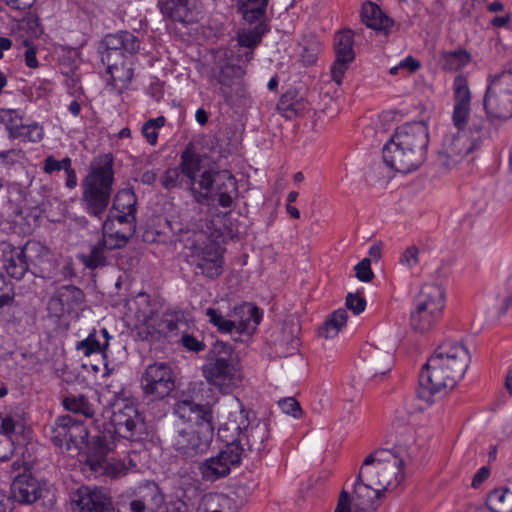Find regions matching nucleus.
<instances>
[{
    "label": "nucleus",
    "mask_w": 512,
    "mask_h": 512,
    "mask_svg": "<svg viewBox=\"0 0 512 512\" xmlns=\"http://www.w3.org/2000/svg\"><path fill=\"white\" fill-rule=\"evenodd\" d=\"M307 109V102L295 89H289L280 98L277 110L287 119L300 116Z\"/></svg>",
    "instance_id": "nucleus-34"
},
{
    "label": "nucleus",
    "mask_w": 512,
    "mask_h": 512,
    "mask_svg": "<svg viewBox=\"0 0 512 512\" xmlns=\"http://www.w3.org/2000/svg\"><path fill=\"white\" fill-rule=\"evenodd\" d=\"M346 307L355 315H359L366 308V300L357 293H349L346 296Z\"/></svg>",
    "instance_id": "nucleus-61"
},
{
    "label": "nucleus",
    "mask_w": 512,
    "mask_h": 512,
    "mask_svg": "<svg viewBox=\"0 0 512 512\" xmlns=\"http://www.w3.org/2000/svg\"><path fill=\"white\" fill-rule=\"evenodd\" d=\"M401 445L394 450L377 449L369 454L358 474L383 493L390 486H397L404 478L405 459L400 451Z\"/></svg>",
    "instance_id": "nucleus-4"
},
{
    "label": "nucleus",
    "mask_w": 512,
    "mask_h": 512,
    "mask_svg": "<svg viewBox=\"0 0 512 512\" xmlns=\"http://www.w3.org/2000/svg\"><path fill=\"white\" fill-rule=\"evenodd\" d=\"M114 182L113 159L104 154L96 158L84 178L81 202L85 211L99 219L106 212Z\"/></svg>",
    "instance_id": "nucleus-3"
},
{
    "label": "nucleus",
    "mask_w": 512,
    "mask_h": 512,
    "mask_svg": "<svg viewBox=\"0 0 512 512\" xmlns=\"http://www.w3.org/2000/svg\"><path fill=\"white\" fill-rule=\"evenodd\" d=\"M492 512H512V492L508 489H495L487 498Z\"/></svg>",
    "instance_id": "nucleus-46"
},
{
    "label": "nucleus",
    "mask_w": 512,
    "mask_h": 512,
    "mask_svg": "<svg viewBox=\"0 0 512 512\" xmlns=\"http://www.w3.org/2000/svg\"><path fill=\"white\" fill-rule=\"evenodd\" d=\"M99 468L93 469L91 474L95 477L106 476L115 479L125 474L127 468L124 462L120 460H109L108 458L100 463Z\"/></svg>",
    "instance_id": "nucleus-48"
},
{
    "label": "nucleus",
    "mask_w": 512,
    "mask_h": 512,
    "mask_svg": "<svg viewBox=\"0 0 512 512\" xmlns=\"http://www.w3.org/2000/svg\"><path fill=\"white\" fill-rule=\"evenodd\" d=\"M204 378L211 384L220 388L223 393L230 392L237 387L242 376L229 358L216 357L202 368Z\"/></svg>",
    "instance_id": "nucleus-15"
},
{
    "label": "nucleus",
    "mask_w": 512,
    "mask_h": 512,
    "mask_svg": "<svg viewBox=\"0 0 512 512\" xmlns=\"http://www.w3.org/2000/svg\"><path fill=\"white\" fill-rule=\"evenodd\" d=\"M253 28H245L238 33V43L240 46L248 48L244 56L247 62L253 57V49L261 42L262 36L268 31L264 19L258 20Z\"/></svg>",
    "instance_id": "nucleus-37"
},
{
    "label": "nucleus",
    "mask_w": 512,
    "mask_h": 512,
    "mask_svg": "<svg viewBox=\"0 0 512 512\" xmlns=\"http://www.w3.org/2000/svg\"><path fill=\"white\" fill-rule=\"evenodd\" d=\"M0 418V432L11 440L12 435L16 432V427L20 426V423L10 414L0 415Z\"/></svg>",
    "instance_id": "nucleus-64"
},
{
    "label": "nucleus",
    "mask_w": 512,
    "mask_h": 512,
    "mask_svg": "<svg viewBox=\"0 0 512 512\" xmlns=\"http://www.w3.org/2000/svg\"><path fill=\"white\" fill-rule=\"evenodd\" d=\"M470 115V106L454 105L452 121L458 131H466L465 127L468 123Z\"/></svg>",
    "instance_id": "nucleus-58"
},
{
    "label": "nucleus",
    "mask_w": 512,
    "mask_h": 512,
    "mask_svg": "<svg viewBox=\"0 0 512 512\" xmlns=\"http://www.w3.org/2000/svg\"><path fill=\"white\" fill-rule=\"evenodd\" d=\"M245 74V69L240 65L227 63L221 66L218 72L213 73L211 82L219 86V92L226 102H229L233 95L238 92L240 79Z\"/></svg>",
    "instance_id": "nucleus-24"
},
{
    "label": "nucleus",
    "mask_w": 512,
    "mask_h": 512,
    "mask_svg": "<svg viewBox=\"0 0 512 512\" xmlns=\"http://www.w3.org/2000/svg\"><path fill=\"white\" fill-rule=\"evenodd\" d=\"M139 497L148 508V512H157L164 503V496L154 482L147 483L140 488Z\"/></svg>",
    "instance_id": "nucleus-43"
},
{
    "label": "nucleus",
    "mask_w": 512,
    "mask_h": 512,
    "mask_svg": "<svg viewBox=\"0 0 512 512\" xmlns=\"http://www.w3.org/2000/svg\"><path fill=\"white\" fill-rule=\"evenodd\" d=\"M278 405L284 413L292 415L294 418H299L302 415V409L293 397L281 399Z\"/></svg>",
    "instance_id": "nucleus-62"
},
{
    "label": "nucleus",
    "mask_w": 512,
    "mask_h": 512,
    "mask_svg": "<svg viewBox=\"0 0 512 512\" xmlns=\"http://www.w3.org/2000/svg\"><path fill=\"white\" fill-rule=\"evenodd\" d=\"M196 0H159L158 5L164 17L175 22H184L196 8Z\"/></svg>",
    "instance_id": "nucleus-32"
},
{
    "label": "nucleus",
    "mask_w": 512,
    "mask_h": 512,
    "mask_svg": "<svg viewBox=\"0 0 512 512\" xmlns=\"http://www.w3.org/2000/svg\"><path fill=\"white\" fill-rule=\"evenodd\" d=\"M299 327L294 323L285 322L280 333L275 338L276 353L280 357L293 355L298 350L300 340L298 338Z\"/></svg>",
    "instance_id": "nucleus-28"
},
{
    "label": "nucleus",
    "mask_w": 512,
    "mask_h": 512,
    "mask_svg": "<svg viewBox=\"0 0 512 512\" xmlns=\"http://www.w3.org/2000/svg\"><path fill=\"white\" fill-rule=\"evenodd\" d=\"M109 250L100 240L89 245L88 252L78 255V260L90 270L101 269L110 264Z\"/></svg>",
    "instance_id": "nucleus-35"
},
{
    "label": "nucleus",
    "mask_w": 512,
    "mask_h": 512,
    "mask_svg": "<svg viewBox=\"0 0 512 512\" xmlns=\"http://www.w3.org/2000/svg\"><path fill=\"white\" fill-rule=\"evenodd\" d=\"M63 406L66 410L76 414H81L86 418H92L95 414L94 406L89 402L85 395H71L63 400Z\"/></svg>",
    "instance_id": "nucleus-47"
},
{
    "label": "nucleus",
    "mask_w": 512,
    "mask_h": 512,
    "mask_svg": "<svg viewBox=\"0 0 512 512\" xmlns=\"http://www.w3.org/2000/svg\"><path fill=\"white\" fill-rule=\"evenodd\" d=\"M85 302L84 292L74 285L61 286L49 299L47 309L49 314L61 318L80 309Z\"/></svg>",
    "instance_id": "nucleus-18"
},
{
    "label": "nucleus",
    "mask_w": 512,
    "mask_h": 512,
    "mask_svg": "<svg viewBox=\"0 0 512 512\" xmlns=\"http://www.w3.org/2000/svg\"><path fill=\"white\" fill-rule=\"evenodd\" d=\"M419 248L415 245L407 247L400 256L399 262L402 266L413 269L419 264Z\"/></svg>",
    "instance_id": "nucleus-59"
},
{
    "label": "nucleus",
    "mask_w": 512,
    "mask_h": 512,
    "mask_svg": "<svg viewBox=\"0 0 512 512\" xmlns=\"http://www.w3.org/2000/svg\"><path fill=\"white\" fill-rule=\"evenodd\" d=\"M104 50L101 52L102 62L118 60L125 57V52L136 54L140 49L139 39L128 31L106 35L101 42Z\"/></svg>",
    "instance_id": "nucleus-19"
},
{
    "label": "nucleus",
    "mask_w": 512,
    "mask_h": 512,
    "mask_svg": "<svg viewBox=\"0 0 512 512\" xmlns=\"http://www.w3.org/2000/svg\"><path fill=\"white\" fill-rule=\"evenodd\" d=\"M134 234L131 225L114 231L113 225H110V220H105L102 224V234L99 240L111 252L125 247Z\"/></svg>",
    "instance_id": "nucleus-30"
},
{
    "label": "nucleus",
    "mask_w": 512,
    "mask_h": 512,
    "mask_svg": "<svg viewBox=\"0 0 512 512\" xmlns=\"http://www.w3.org/2000/svg\"><path fill=\"white\" fill-rule=\"evenodd\" d=\"M179 343L188 351L199 353L205 350L206 345L202 339L182 331Z\"/></svg>",
    "instance_id": "nucleus-56"
},
{
    "label": "nucleus",
    "mask_w": 512,
    "mask_h": 512,
    "mask_svg": "<svg viewBox=\"0 0 512 512\" xmlns=\"http://www.w3.org/2000/svg\"><path fill=\"white\" fill-rule=\"evenodd\" d=\"M43 136V129L38 124H22L11 138L22 139L23 141L29 142H39L42 140Z\"/></svg>",
    "instance_id": "nucleus-53"
},
{
    "label": "nucleus",
    "mask_w": 512,
    "mask_h": 512,
    "mask_svg": "<svg viewBox=\"0 0 512 512\" xmlns=\"http://www.w3.org/2000/svg\"><path fill=\"white\" fill-rule=\"evenodd\" d=\"M484 109L491 120L506 121L512 117V72L494 76L484 97Z\"/></svg>",
    "instance_id": "nucleus-8"
},
{
    "label": "nucleus",
    "mask_w": 512,
    "mask_h": 512,
    "mask_svg": "<svg viewBox=\"0 0 512 512\" xmlns=\"http://www.w3.org/2000/svg\"><path fill=\"white\" fill-rule=\"evenodd\" d=\"M235 314L241 316L239 323H236L237 333L247 332L250 334V331L255 330L261 320L258 307L250 303L236 307Z\"/></svg>",
    "instance_id": "nucleus-39"
},
{
    "label": "nucleus",
    "mask_w": 512,
    "mask_h": 512,
    "mask_svg": "<svg viewBox=\"0 0 512 512\" xmlns=\"http://www.w3.org/2000/svg\"><path fill=\"white\" fill-rule=\"evenodd\" d=\"M241 453V449L238 447L225 445L217 456L207 459L202 464L200 469L203 478L207 481H215L220 477L226 476L232 466H237L241 463Z\"/></svg>",
    "instance_id": "nucleus-17"
},
{
    "label": "nucleus",
    "mask_w": 512,
    "mask_h": 512,
    "mask_svg": "<svg viewBox=\"0 0 512 512\" xmlns=\"http://www.w3.org/2000/svg\"><path fill=\"white\" fill-rule=\"evenodd\" d=\"M108 347V342L105 341L104 345L96 339L95 331L90 333L88 337L82 341L77 342L76 350L82 352L85 356H90L94 353H101Z\"/></svg>",
    "instance_id": "nucleus-51"
},
{
    "label": "nucleus",
    "mask_w": 512,
    "mask_h": 512,
    "mask_svg": "<svg viewBox=\"0 0 512 512\" xmlns=\"http://www.w3.org/2000/svg\"><path fill=\"white\" fill-rule=\"evenodd\" d=\"M182 326H185L184 314L180 311H166L160 315L150 312L143 316L137 334L142 340L157 341L177 335Z\"/></svg>",
    "instance_id": "nucleus-9"
},
{
    "label": "nucleus",
    "mask_w": 512,
    "mask_h": 512,
    "mask_svg": "<svg viewBox=\"0 0 512 512\" xmlns=\"http://www.w3.org/2000/svg\"><path fill=\"white\" fill-rule=\"evenodd\" d=\"M110 423L115 433L127 440H140L146 432L144 419L133 403L122 401L114 404Z\"/></svg>",
    "instance_id": "nucleus-11"
},
{
    "label": "nucleus",
    "mask_w": 512,
    "mask_h": 512,
    "mask_svg": "<svg viewBox=\"0 0 512 512\" xmlns=\"http://www.w3.org/2000/svg\"><path fill=\"white\" fill-rule=\"evenodd\" d=\"M193 429L191 426L177 429L173 434V446L175 449L186 456H192L199 451H202L209 442L212 435L203 433Z\"/></svg>",
    "instance_id": "nucleus-25"
},
{
    "label": "nucleus",
    "mask_w": 512,
    "mask_h": 512,
    "mask_svg": "<svg viewBox=\"0 0 512 512\" xmlns=\"http://www.w3.org/2000/svg\"><path fill=\"white\" fill-rule=\"evenodd\" d=\"M174 414L187 423L200 428L202 433L212 435V409L208 404H198L192 400H180L175 404Z\"/></svg>",
    "instance_id": "nucleus-20"
},
{
    "label": "nucleus",
    "mask_w": 512,
    "mask_h": 512,
    "mask_svg": "<svg viewBox=\"0 0 512 512\" xmlns=\"http://www.w3.org/2000/svg\"><path fill=\"white\" fill-rule=\"evenodd\" d=\"M352 488V494L346 488L340 491L334 512H376L378 510L380 499L384 496L382 491L367 483L359 474Z\"/></svg>",
    "instance_id": "nucleus-7"
},
{
    "label": "nucleus",
    "mask_w": 512,
    "mask_h": 512,
    "mask_svg": "<svg viewBox=\"0 0 512 512\" xmlns=\"http://www.w3.org/2000/svg\"><path fill=\"white\" fill-rule=\"evenodd\" d=\"M353 38L354 34L350 29H344L335 35L334 50L336 57L354 60Z\"/></svg>",
    "instance_id": "nucleus-45"
},
{
    "label": "nucleus",
    "mask_w": 512,
    "mask_h": 512,
    "mask_svg": "<svg viewBox=\"0 0 512 512\" xmlns=\"http://www.w3.org/2000/svg\"><path fill=\"white\" fill-rule=\"evenodd\" d=\"M73 512H113L110 495L104 488L82 485L70 494Z\"/></svg>",
    "instance_id": "nucleus-13"
},
{
    "label": "nucleus",
    "mask_w": 512,
    "mask_h": 512,
    "mask_svg": "<svg viewBox=\"0 0 512 512\" xmlns=\"http://www.w3.org/2000/svg\"><path fill=\"white\" fill-rule=\"evenodd\" d=\"M373 358L374 367L372 369V372L374 376H377L378 374L385 375L388 371H390L392 365L391 351H385V353L380 356V359H377L378 352L375 351V353L373 354Z\"/></svg>",
    "instance_id": "nucleus-55"
},
{
    "label": "nucleus",
    "mask_w": 512,
    "mask_h": 512,
    "mask_svg": "<svg viewBox=\"0 0 512 512\" xmlns=\"http://www.w3.org/2000/svg\"><path fill=\"white\" fill-rule=\"evenodd\" d=\"M498 297L501 299L499 314L504 315L512 303V275L501 283L498 288Z\"/></svg>",
    "instance_id": "nucleus-54"
},
{
    "label": "nucleus",
    "mask_w": 512,
    "mask_h": 512,
    "mask_svg": "<svg viewBox=\"0 0 512 512\" xmlns=\"http://www.w3.org/2000/svg\"><path fill=\"white\" fill-rule=\"evenodd\" d=\"M181 172L178 167L168 168L160 177L161 186L165 190H172L180 186Z\"/></svg>",
    "instance_id": "nucleus-57"
},
{
    "label": "nucleus",
    "mask_w": 512,
    "mask_h": 512,
    "mask_svg": "<svg viewBox=\"0 0 512 512\" xmlns=\"http://www.w3.org/2000/svg\"><path fill=\"white\" fill-rule=\"evenodd\" d=\"M213 190L218 196L219 205L228 208L232 205L233 197L237 194L235 177L227 170L216 171Z\"/></svg>",
    "instance_id": "nucleus-29"
},
{
    "label": "nucleus",
    "mask_w": 512,
    "mask_h": 512,
    "mask_svg": "<svg viewBox=\"0 0 512 512\" xmlns=\"http://www.w3.org/2000/svg\"><path fill=\"white\" fill-rule=\"evenodd\" d=\"M141 389L151 400L168 397L175 388V374L165 362H155L146 367L140 380Z\"/></svg>",
    "instance_id": "nucleus-10"
},
{
    "label": "nucleus",
    "mask_w": 512,
    "mask_h": 512,
    "mask_svg": "<svg viewBox=\"0 0 512 512\" xmlns=\"http://www.w3.org/2000/svg\"><path fill=\"white\" fill-rule=\"evenodd\" d=\"M454 105L470 106L471 93L468 87V81L465 76L457 75L453 83Z\"/></svg>",
    "instance_id": "nucleus-49"
},
{
    "label": "nucleus",
    "mask_w": 512,
    "mask_h": 512,
    "mask_svg": "<svg viewBox=\"0 0 512 512\" xmlns=\"http://www.w3.org/2000/svg\"><path fill=\"white\" fill-rule=\"evenodd\" d=\"M204 512H237L232 498L225 494L209 493L202 498Z\"/></svg>",
    "instance_id": "nucleus-41"
},
{
    "label": "nucleus",
    "mask_w": 512,
    "mask_h": 512,
    "mask_svg": "<svg viewBox=\"0 0 512 512\" xmlns=\"http://www.w3.org/2000/svg\"><path fill=\"white\" fill-rule=\"evenodd\" d=\"M428 127L423 122L406 123L396 129L382 149L383 162L403 174L417 170L426 160Z\"/></svg>",
    "instance_id": "nucleus-2"
},
{
    "label": "nucleus",
    "mask_w": 512,
    "mask_h": 512,
    "mask_svg": "<svg viewBox=\"0 0 512 512\" xmlns=\"http://www.w3.org/2000/svg\"><path fill=\"white\" fill-rule=\"evenodd\" d=\"M24 246L12 247L7 246L3 250L4 268L6 272L15 279H22L26 272H28V263L24 258Z\"/></svg>",
    "instance_id": "nucleus-31"
},
{
    "label": "nucleus",
    "mask_w": 512,
    "mask_h": 512,
    "mask_svg": "<svg viewBox=\"0 0 512 512\" xmlns=\"http://www.w3.org/2000/svg\"><path fill=\"white\" fill-rule=\"evenodd\" d=\"M477 147V139L471 140L467 131L446 136L438 152L437 161L445 169H452Z\"/></svg>",
    "instance_id": "nucleus-14"
},
{
    "label": "nucleus",
    "mask_w": 512,
    "mask_h": 512,
    "mask_svg": "<svg viewBox=\"0 0 512 512\" xmlns=\"http://www.w3.org/2000/svg\"><path fill=\"white\" fill-rule=\"evenodd\" d=\"M348 314L341 308L331 313L318 329V336L324 339H332L338 335L346 325Z\"/></svg>",
    "instance_id": "nucleus-40"
},
{
    "label": "nucleus",
    "mask_w": 512,
    "mask_h": 512,
    "mask_svg": "<svg viewBox=\"0 0 512 512\" xmlns=\"http://www.w3.org/2000/svg\"><path fill=\"white\" fill-rule=\"evenodd\" d=\"M24 258L28 270L36 277L51 279L55 276L57 262L50 251L37 241H28L24 245Z\"/></svg>",
    "instance_id": "nucleus-16"
},
{
    "label": "nucleus",
    "mask_w": 512,
    "mask_h": 512,
    "mask_svg": "<svg viewBox=\"0 0 512 512\" xmlns=\"http://www.w3.org/2000/svg\"><path fill=\"white\" fill-rule=\"evenodd\" d=\"M136 198L134 193L123 190L119 192L114 201L113 206L109 210L106 220H110V225L117 221L123 227H133V232L136 231Z\"/></svg>",
    "instance_id": "nucleus-23"
},
{
    "label": "nucleus",
    "mask_w": 512,
    "mask_h": 512,
    "mask_svg": "<svg viewBox=\"0 0 512 512\" xmlns=\"http://www.w3.org/2000/svg\"><path fill=\"white\" fill-rule=\"evenodd\" d=\"M0 121L5 125L10 138L23 124L21 115L14 109H1Z\"/></svg>",
    "instance_id": "nucleus-52"
},
{
    "label": "nucleus",
    "mask_w": 512,
    "mask_h": 512,
    "mask_svg": "<svg viewBox=\"0 0 512 512\" xmlns=\"http://www.w3.org/2000/svg\"><path fill=\"white\" fill-rule=\"evenodd\" d=\"M351 62H353L352 59H343L336 57L331 67V77L337 85H340L342 83L343 76Z\"/></svg>",
    "instance_id": "nucleus-60"
},
{
    "label": "nucleus",
    "mask_w": 512,
    "mask_h": 512,
    "mask_svg": "<svg viewBox=\"0 0 512 512\" xmlns=\"http://www.w3.org/2000/svg\"><path fill=\"white\" fill-rule=\"evenodd\" d=\"M181 161L179 170L181 174L185 175L189 179V186L194 191V185L196 183V175L200 171V155L197 154L192 144H188L184 151L181 153Z\"/></svg>",
    "instance_id": "nucleus-38"
},
{
    "label": "nucleus",
    "mask_w": 512,
    "mask_h": 512,
    "mask_svg": "<svg viewBox=\"0 0 512 512\" xmlns=\"http://www.w3.org/2000/svg\"><path fill=\"white\" fill-rule=\"evenodd\" d=\"M415 309L410 314V324L415 332L431 331L440 320L445 308V290L437 283L424 284L414 299Z\"/></svg>",
    "instance_id": "nucleus-6"
},
{
    "label": "nucleus",
    "mask_w": 512,
    "mask_h": 512,
    "mask_svg": "<svg viewBox=\"0 0 512 512\" xmlns=\"http://www.w3.org/2000/svg\"><path fill=\"white\" fill-rule=\"evenodd\" d=\"M470 361V353L463 344H440L419 375L418 396L431 403L433 396L446 394L463 378Z\"/></svg>",
    "instance_id": "nucleus-1"
},
{
    "label": "nucleus",
    "mask_w": 512,
    "mask_h": 512,
    "mask_svg": "<svg viewBox=\"0 0 512 512\" xmlns=\"http://www.w3.org/2000/svg\"><path fill=\"white\" fill-rule=\"evenodd\" d=\"M471 61L470 53L465 49L446 51L441 55V67L447 71H457Z\"/></svg>",
    "instance_id": "nucleus-44"
},
{
    "label": "nucleus",
    "mask_w": 512,
    "mask_h": 512,
    "mask_svg": "<svg viewBox=\"0 0 512 512\" xmlns=\"http://www.w3.org/2000/svg\"><path fill=\"white\" fill-rule=\"evenodd\" d=\"M354 269L356 272V277L362 282H370L374 277V274L371 270V262L368 258H364L362 261L356 264Z\"/></svg>",
    "instance_id": "nucleus-63"
},
{
    "label": "nucleus",
    "mask_w": 512,
    "mask_h": 512,
    "mask_svg": "<svg viewBox=\"0 0 512 512\" xmlns=\"http://www.w3.org/2000/svg\"><path fill=\"white\" fill-rule=\"evenodd\" d=\"M85 443L87 445L85 465L91 472L95 467L99 468L100 463L107 459L108 453L111 451V443L103 434L95 435Z\"/></svg>",
    "instance_id": "nucleus-27"
},
{
    "label": "nucleus",
    "mask_w": 512,
    "mask_h": 512,
    "mask_svg": "<svg viewBox=\"0 0 512 512\" xmlns=\"http://www.w3.org/2000/svg\"><path fill=\"white\" fill-rule=\"evenodd\" d=\"M250 425L249 411L242 405H237L229 412L227 420L218 429L219 438L226 446H237L241 443L240 437Z\"/></svg>",
    "instance_id": "nucleus-22"
},
{
    "label": "nucleus",
    "mask_w": 512,
    "mask_h": 512,
    "mask_svg": "<svg viewBox=\"0 0 512 512\" xmlns=\"http://www.w3.org/2000/svg\"><path fill=\"white\" fill-rule=\"evenodd\" d=\"M188 263L194 267L195 275L216 279L223 272L224 258L220 245L203 231L194 232L186 240Z\"/></svg>",
    "instance_id": "nucleus-5"
},
{
    "label": "nucleus",
    "mask_w": 512,
    "mask_h": 512,
    "mask_svg": "<svg viewBox=\"0 0 512 512\" xmlns=\"http://www.w3.org/2000/svg\"><path fill=\"white\" fill-rule=\"evenodd\" d=\"M268 437L269 426L266 421L259 420L254 425H249L240 437L241 443L237 444L242 452L240 457L242 459H260Z\"/></svg>",
    "instance_id": "nucleus-21"
},
{
    "label": "nucleus",
    "mask_w": 512,
    "mask_h": 512,
    "mask_svg": "<svg viewBox=\"0 0 512 512\" xmlns=\"http://www.w3.org/2000/svg\"><path fill=\"white\" fill-rule=\"evenodd\" d=\"M11 490L13 497L23 504H32L43 497L44 492H47L45 486L31 474L27 473L18 475L14 479Z\"/></svg>",
    "instance_id": "nucleus-26"
},
{
    "label": "nucleus",
    "mask_w": 512,
    "mask_h": 512,
    "mask_svg": "<svg viewBox=\"0 0 512 512\" xmlns=\"http://www.w3.org/2000/svg\"><path fill=\"white\" fill-rule=\"evenodd\" d=\"M362 22L369 28L376 31H384L393 25L392 19L386 16L382 10L373 2H366L361 10Z\"/></svg>",
    "instance_id": "nucleus-36"
},
{
    "label": "nucleus",
    "mask_w": 512,
    "mask_h": 512,
    "mask_svg": "<svg viewBox=\"0 0 512 512\" xmlns=\"http://www.w3.org/2000/svg\"><path fill=\"white\" fill-rule=\"evenodd\" d=\"M269 0H238L239 11L249 24L264 19Z\"/></svg>",
    "instance_id": "nucleus-42"
},
{
    "label": "nucleus",
    "mask_w": 512,
    "mask_h": 512,
    "mask_svg": "<svg viewBox=\"0 0 512 512\" xmlns=\"http://www.w3.org/2000/svg\"><path fill=\"white\" fill-rule=\"evenodd\" d=\"M107 73L111 76V84L118 89L126 88L133 78V68L126 57L104 62Z\"/></svg>",
    "instance_id": "nucleus-33"
},
{
    "label": "nucleus",
    "mask_w": 512,
    "mask_h": 512,
    "mask_svg": "<svg viewBox=\"0 0 512 512\" xmlns=\"http://www.w3.org/2000/svg\"><path fill=\"white\" fill-rule=\"evenodd\" d=\"M206 315L209 322L218 328L219 332L230 333L237 332L236 321L225 319L221 312L215 308H208Z\"/></svg>",
    "instance_id": "nucleus-50"
},
{
    "label": "nucleus",
    "mask_w": 512,
    "mask_h": 512,
    "mask_svg": "<svg viewBox=\"0 0 512 512\" xmlns=\"http://www.w3.org/2000/svg\"><path fill=\"white\" fill-rule=\"evenodd\" d=\"M88 435L86 426L69 415L58 417L50 429L52 443L66 450L80 448L86 442Z\"/></svg>",
    "instance_id": "nucleus-12"
}]
</instances>
